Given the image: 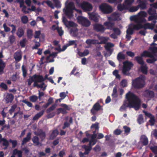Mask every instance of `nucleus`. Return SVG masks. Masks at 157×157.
Listing matches in <instances>:
<instances>
[{
	"mask_svg": "<svg viewBox=\"0 0 157 157\" xmlns=\"http://www.w3.org/2000/svg\"><path fill=\"white\" fill-rule=\"evenodd\" d=\"M146 21V19L144 17H137L136 21V23L137 24H133V28L137 30H138L143 28L145 30L147 29H153L155 26L154 24L147 23L143 25L142 24V23L145 22Z\"/></svg>",
	"mask_w": 157,
	"mask_h": 157,
	"instance_id": "obj_2",
	"label": "nucleus"
},
{
	"mask_svg": "<svg viewBox=\"0 0 157 157\" xmlns=\"http://www.w3.org/2000/svg\"><path fill=\"white\" fill-rule=\"evenodd\" d=\"M56 105L55 104L52 105L51 106L48 108L46 110V113H48L53 111L56 108Z\"/></svg>",
	"mask_w": 157,
	"mask_h": 157,
	"instance_id": "obj_37",
	"label": "nucleus"
},
{
	"mask_svg": "<svg viewBox=\"0 0 157 157\" xmlns=\"http://www.w3.org/2000/svg\"><path fill=\"white\" fill-rule=\"evenodd\" d=\"M5 67V63L2 59L0 60V72H3L4 68Z\"/></svg>",
	"mask_w": 157,
	"mask_h": 157,
	"instance_id": "obj_42",
	"label": "nucleus"
},
{
	"mask_svg": "<svg viewBox=\"0 0 157 157\" xmlns=\"http://www.w3.org/2000/svg\"><path fill=\"white\" fill-rule=\"evenodd\" d=\"M121 132L122 131L119 129H117L113 132L114 134L116 135H119L121 134Z\"/></svg>",
	"mask_w": 157,
	"mask_h": 157,
	"instance_id": "obj_64",
	"label": "nucleus"
},
{
	"mask_svg": "<svg viewBox=\"0 0 157 157\" xmlns=\"http://www.w3.org/2000/svg\"><path fill=\"white\" fill-rule=\"evenodd\" d=\"M21 68L23 76L24 77H25L27 75V70L23 65L22 66Z\"/></svg>",
	"mask_w": 157,
	"mask_h": 157,
	"instance_id": "obj_56",
	"label": "nucleus"
},
{
	"mask_svg": "<svg viewBox=\"0 0 157 157\" xmlns=\"http://www.w3.org/2000/svg\"><path fill=\"white\" fill-rule=\"evenodd\" d=\"M125 59V56L124 54L121 52H119L117 56V59L118 61H120L121 60H124Z\"/></svg>",
	"mask_w": 157,
	"mask_h": 157,
	"instance_id": "obj_26",
	"label": "nucleus"
},
{
	"mask_svg": "<svg viewBox=\"0 0 157 157\" xmlns=\"http://www.w3.org/2000/svg\"><path fill=\"white\" fill-rule=\"evenodd\" d=\"M148 13L150 15H155L156 13V10L154 8H150L148 10Z\"/></svg>",
	"mask_w": 157,
	"mask_h": 157,
	"instance_id": "obj_43",
	"label": "nucleus"
},
{
	"mask_svg": "<svg viewBox=\"0 0 157 157\" xmlns=\"http://www.w3.org/2000/svg\"><path fill=\"white\" fill-rule=\"evenodd\" d=\"M24 30L23 29L20 27L18 28L16 34L19 38H21L24 35Z\"/></svg>",
	"mask_w": 157,
	"mask_h": 157,
	"instance_id": "obj_22",
	"label": "nucleus"
},
{
	"mask_svg": "<svg viewBox=\"0 0 157 157\" xmlns=\"http://www.w3.org/2000/svg\"><path fill=\"white\" fill-rule=\"evenodd\" d=\"M75 10V7L74 3L70 2L66 6L65 9H63V11L65 15L70 19L73 16V10Z\"/></svg>",
	"mask_w": 157,
	"mask_h": 157,
	"instance_id": "obj_3",
	"label": "nucleus"
},
{
	"mask_svg": "<svg viewBox=\"0 0 157 157\" xmlns=\"http://www.w3.org/2000/svg\"><path fill=\"white\" fill-rule=\"evenodd\" d=\"M137 2L139 3L138 6L139 8H140L141 10H144L146 8V3L144 1H142L141 0H137Z\"/></svg>",
	"mask_w": 157,
	"mask_h": 157,
	"instance_id": "obj_23",
	"label": "nucleus"
},
{
	"mask_svg": "<svg viewBox=\"0 0 157 157\" xmlns=\"http://www.w3.org/2000/svg\"><path fill=\"white\" fill-rule=\"evenodd\" d=\"M150 58L146 59L147 62L149 63H153L155 61L157 60V59L154 57L152 55L151 57H150Z\"/></svg>",
	"mask_w": 157,
	"mask_h": 157,
	"instance_id": "obj_31",
	"label": "nucleus"
},
{
	"mask_svg": "<svg viewBox=\"0 0 157 157\" xmlns=\"http://www.w3.org/2000/svg\"><path fill=\"white\" fill-rule=\"evenodd\" d=\"M76 40H70L68 41V43L67 44V46H69L72 45H75V46H77V44L76 43Z\"/></svg>",
	"mask_w": 157,
	"mask_h": 157,
	"instance_id": "obj_58",
	"label": "nucleus"
},
{
	"mask_svg": "<svg viewBox=\"0 0 157 157\" xmlns=\"http://www.w3.org/2000/svg\"><path fill=\"white\" fill-rule=\"evenodd\" d=\"M123 64L122 73L124 75L129 76L130 75L129 71L133 67L134 64L132 62L128 60L124 62Z\"/></svg>",
	"mask_w": 157,
	"mask_h": 157,
	"instance_id": "obj_5",
	"label": "nucleus"
},
{
	"mask_svg": "<svg viewBox=\"0 0 157 157\" xmlns=\"http://www.w3.org/2000/svg\"><path fill=\"white\" fill-rule=\"evenodd\" d=\"M21 101L22 102L26 104L29 107H32L33 106L32 104L30 102L28 101L26 99L23 100Z\"/></svg>",
	"mask_w": 157,
	"mask_h": 157,
	"instance_id": "obj_53",
	"label": "nucleus"
},
{
	"mask_svg": "<svg viewBox=\"0 0 157 157\" xmlns=\"http://www.w3.org/2000/svg\"><path fill=\"white\" fill-rule=\"evenodd\" d=\"M43 2H45L48 6L50 7L52 9H54V7L52 2L50 0H47V1H43Z\"/></svg>",
	"mask_w": 157,
	"mask_h": 157,
	"instance_id": "obj_51",
	"label": "nucleus"
},
{
	"mask_svg": "<svg viewBox=\"0 0 157 157\" xmlns=\"http://www.w3.org/2000/svg\"><path fill=\"white\" fill-rule=\"evenodd\" d=\"M89 53V51L87 49L85 50L83 52H78V55L81 57H83L87 56Z\"/></svg>",
	"mask_w": 157,
	"mask_h": 157,
	"instance_id": "obj_32",
	"label": "nucleus"
},
{
	"mask_svg": "<svg viewBox=\"0 0 157 157\" xmlns=\"http://www.w3.org/2000/svg\"><path fill=\"white\" fill-rule=\"evenodd\" d=\"M104 25L107 27V29L110 30H113L115 26V24L109 21H106L104 23Z\"/></svg>",
	"mask_w": 157,
	"mask_h": 157,
	"instance_id": "obj_19",
	"label": "nucleus"
},
{
	"mask_svg": "<svg viewBox=\"0 0 157 157\" xmlns=\"http://www.w3.org/2000/svg\"><path fill=\"white\" fill-rule=\"evenodd\" d=\"M143 95L144 97L150 100L154 97L155 93L152 90H147L144 91Z\"/></svg>",
	"mask_w": 157,
	"mask_h": 157,
	"instance_id": "obj_11",
	"label": "nucleus"
},
{
	"mask_svg": "<svg viewBox=\"0 0 157 157\" xmlns=\"http://www.w3.org/2000/svg\"><path fill=\"white\" fill-rule=\"evenodd\" d=\"M31 133L30 132H28L26 136V137L24 138L22 142L21 145H24L26 143L29 142L31 139Z\"/></svg>",
	"mask_w": 157,
	"mask_h": 157,
	"instance_id": "obj_20",
	"label": "nucleus"
},
{
	"mask_svg": "<svg viewBox=\"0 0 157 157\" xmlns=\"http://www.w3.org/2000/svg\"><path fill=\"white\" fill-rule=\"evenodd\" d=\"M26 41V38H24L21 40L20 41L19 44L21 48H24L25 47Z\"/></svg>",
	"mask_w": 157,
	"mask_h": 157,
	"instance_id": "obj_55",
	"label": "nucleus"
},
{
	"mask_svg": "<svg viewBox=\"0 0 157 157\" xmlns=\"http://www.w3.org/2000/svg\"><path fill=\"white\" fill-rule=\"evenodd\" d=\"M13 58L17 62H19L22 59V54L21 51H17L13 55Z\"/></svg>",
	"mask_w": 157,
	"mask_h": 157,
	"instance_id": "obj_15",
	"label": "nucleus"
},
{
	"mask_svg": "<svg viewBox=\"0 0 157 157\" xmlns=\"http://www.w3.org/2000/svg\"><path fill=\"white\" fill-rule=\"evenodd\" d=\"M67 95L66 94L65 92H62L60 93L59 96L61 98L57 99L56 101V103H57L58 102V100H59L60 102H61V100L63 99Z\"/></svg>",
	"mask_w": 157,
	"mask_h": 157,
	"instance_id": "obj_38",
	"label": "nucleus"
},
{
	"mask_svg": "<svg viewBox=\"0 0 157 157\" xmlns=\"http://www.w3.org/2000/svg\"><path fill=\"white\" fill-rule=\"evenodd\" d=\"M40 34L41 32L40 31H36L35 32L34 38L36 39L39 38Z\"/></svg>",
	"mask_w": 157,
	"mask_h": 157,
	"instance_id": "obj_60",
	"label": "nucleus"
},
{
	"mask_svg": "<svg viewBox=\"0 0 157 157\" xmlns=\"http://www.w3.org/2000/svg\"><path fill=\"white\" fill-rule=\"evenodd\" d=\"M59 134V132L57 129L53 130L49 136V139L50 140H53Z\"/></svg>",
	"mask_w": 157,
	"mask_h": 157,
	"instance_id": "obj_17",
	"label": "nucleus"
},
{
	"mask_svg": "<svg viewBox=\"0 0 157 157\" xmlns=\"http://www.w3.org/2000/svg\"><path fill=\"white\" fill-rule=\"evenodd\" d=\"M32 141L35 145H38L40 143L39 138L37 136H34L32 139Z\"/></svg>",
	"mask_w": 157,
	"mask_h": 157,
	"instance_id": "obj_30",
	"label": "nucleus"
},
{
	"mask_svg": "<svg viewBox=\"0 0 157 157\" xmlns=\"http://www.w3.org/2000/svg\"><path fill=\"white\" fill-rule=\"evenodd\" d=\"M101 107L98 101L94 104L90 110V112L92 114L95 115L97 112L101 109Z\"/></svg>",
	"mask_w": 157,
	"mask_h": 157,
	"instance_id": "obj_12",
	"label": "nucleus"
},
{
	"mask_svg": "<svg viewBox=\"0 0 157 157\" xmlns=\"http://www.w3.org/2000/svg\"><path fill=\"white\" fill-rule=\"evenodd\" d=\"M3 26L4 29V31L6 32H9L10 29V28L7 26L6 23H5L3 24Z\"/></svg>",
	"mask_w": 157,
	"mask_h": 157,
	"instance_id": "obj_63",
	"label": "nucleus"
},
{
	"mask_svg": "<svg viewBox=\"0 0 157 157\" xmlns=\"http://www.w3.org/2000/svg\"><path fill=\"white\" fill-rule=\"evenodd\" d=\"M0 87L2 88L4 90H7L8 89L7 85L3 82H2L0 84Z\"/></svg>",
	"mask_w": 157,
	"mask_h": 157,
	"instance_id": "obj_54",
	"label": "nucleus"
},
{
	"mask_svg": "<svg viewBox=\"0 0 157 157\" xmlns=\"http://www.w3.org/2000/svg\"><path fill=\"white\" fill-rule=\"evenodd\" d=\"M145 84V82L144 79L140 77L132 80V86L136 89L142 88L144 87Z\"/></svg>",
	"mask_w": 157,
	"mask_h": 157,
	"instance_id": "obj_4",
	"label": "nucleus"
},
{
	"mask_svg": "<svg viewBox=\"0 0 157 157\" xmlns=\"http://www.w3.org/2000/svg\"><path fill=\"white\" fill-rule=\"evenodd\" d=\"M111 96L113 98H117L118 97V95L117 93V89L116 86H115L114 87Z\"/></svg>",
	"mask_w": 157,
	"mask_h": 157,
	"instance_id": "obj_33",
	"label": "nucleus"
},
{
	"mask_svg": "<svg viewBox=\"0 0 157 157\" xmlns=\"http://www.w3.org/2000/svg\"><path fill=\"white\" fill-rule=\"evenodd\" d=\"M62 21L67 27H74L75 26V23L74 22L71 21H68L66 17L64 16H63Z\"/></svg>",
	"mask_w": 157,
	"mask_h": 157,
	"instance_id": "obj_13",
	"label": "nucleus"
},
{
	"mask_svg": "<svg viewBox=\"0 0 157 157\" xmlns=\"http://www.w3.org/2000/svg\"><path fill=\"white\" fill-rule=\"evenodd\" d=\"M29 100L33 102H36L38 99V97L35 95H33L29 97Z\"/></svg>",
	"mask_w": 157,
	"mask_h": 157,
	"instance_id": "obj_41",
	"label": "nucleus"
},
{
	"mask_svg": "<svg viewBox=\"0 0 157 157\" xmlns=\"http://www.w3.org/2000/svg\"><path fill=\"white\" fill-rule=\"evenodd\" d=\"M34 78L33 77V75L32 76H30L29 78L27 80V82H28V85L30 86L33 82L34 81Z\"/></svg>",
	"mask_w": 157,
	"mask_h": 157,
	"instance_id": "obj_40",
	"label": "nucleus"
},
{
	"mask_svg": "<svg viewBox=\"0 0 157 157\" xmlns=\"http://www.w3.org/2000/svg\"><path fill=\"white\" fill-rule=\"evenodd\" d=\"M114 46V45L111 43H108L104 47L105 49L107 51H109L111 52H113V51L110 49V48H112Z\"/></svg>",
	"mask_w": 157,
	"mask_h": 157,
	"instance_id": "obj_25",
	"label": "nucleus"
},
{
	"mask_svg": "<svg viewBox=\"0 0 157 157\" xmlns=\"http://www.w3.org/2000/svg\"><path fill=\"white\" fill-rule=\"evenodd\" d=\"M140 56L142 57H151L152 56L151 54L148 51L145 50L140 54Z\"/></svg>",
	"mask_w": 157,
	"mask_h": 157,
	"instance_id": "obj_29",
	"label": "nucleus"
},
{
	"mask_svg": "<svg viewBox=\"0 0 157 157\" xmlns=\"http://www.w3.org/2000/svg\"><path fill=\"white\" fill-rule=\"evenodd\" d=\"M135 59L139 64L143 65L144 64V62L143 60L142 57L140 56H137L135 57Z\"/></svg>",
	"mask_w": 157,
	"mask_h": 157,
	"instance_id": "obj_28",
	"label": "nucleus"
},
{
	"mask_svg": "<svg viewBox=\"0 0 157 157\" xmlns=\"http://www.w3.org/2000/svg\"><path fill=\"white\" fill-rule=\"evenodd\" d=\"M137 121L139 124H141L144 122L143 115L142 114H139L138 117Z\"/></svg>",
	"mask_w": 157,
	"mask_h": 157,
	"instance_id": "obj_36",
	"label": "nucleus"
},
{
	"mask_svg": "<svg viewBox=\"0 0 157 157\" xmlns=\"http://www.w3.org/2000/svg\"><path fill=\"white\" fill-rule=\"evenodd\" d=\"M127 101H124L120 108L121 111H126L127 108H133L136 110H138L141 106V100L138 96L133 93L129 91L126 94Z\"/></svg>",
	"mask_w": 157,
	"mask_h": 157,
	"instance_id": "obj_1",
	"label": "nucleus"
},
{
	"mask_svg": "<svg viewBox=\"0 0 157 157\" xmlns=\"http://www.w3.org/2000/svg\"><path fill=\"white\" fill-rule=\"evenodd\" d=\"M55 4V6L57 8H60L61 7V5L60 3V2L58 0L54 2Z\"/></svg>",
	"mask_w": 157,
	"mask_h": 157,
	"instance_id": "obj_62",
	"label": "nucleus"
},
{
	"mask_svg": "<svg viewBox=\"0 0 157 157\" xmlns=\"http://www.w3.org/2000/svg\"><path fill=\"white\" fill-rule=\"evenodd\" d=\"M99 123L98 122H96L95 124H93L91 125L90 128L92 129L94 128L96 130L98 131L99 128Z\"/></svg>",
	"mask_w": 157,
	"mask_h": 157,
	"instance_id": "obj_45",
	"label": "nucleus"
},
{
	"mask_svg": "<svg viewBox=\"0 0 157 157\" xmlns=\"http://www.w3.org/2000/svg\"><path fill=\"white\" fill-rule=\"evenodd\" d=\"M81 8L85 11H90L93 8L92 5L87 2H83L80 5Z\"/></svg>",
	"mask_w": 157,
	"mask_h": 157,
	"instance_id": "obj_8",
	"label": "nucleus"
},
{
	"mask_svg": "<svg viewBox=\"0 0 157 157\" xmlns=\"http://www.w3.org/2000/svg\"><path fill=\"white\" fill-rule=\"evenodd\" d=\"M83 148L85 149V151L88 152L89 153L90 151L92 149V147L90 146H87L86 145H84L82 146Z\"/></svg>",
	"mask_w": 157,
	"mask_h": 157,
	"instance_id": "obj_49",
	"label": "nucleus"
},
{
	"mask_svg": "<svg viewBox=\"0 0 157 157\" xmlns=\"http://www.w3.org/2000/svg\"><path fill=\"white\" fill-rule=\"evenodd\" d=\"M44 113V110H42L39 113H37L36 114L35 116L33 117V121H35L37 120L40 118L42 116Z\"/></svg>",
	"mask_w": 157,
	"mask_h": 157,
	"instance_id": "obj_27",
	"label": "nucleus"
},
{
	"mask_svg": "<svg viewBox=\"0 0 157 157\" xmlns=\"http://www.w3.org/2000/svg\"><path fill=\"white\" fill-rule=\"evenodd\" d=\"M117 9L120 11H121L127 9V6L126 5L119 4L117 6Z\"/></svg>",
	"mask_w": 157,
	"mask_h": 157,
	"instance_id": "obj_39",
	"label": "nucleus"
},
{
	"mask_svg": "<svg viewBox=\"0 0 157 157\" xmlns=\"http://www.w3.org/2000/svg\"><path fill=\"white\" fill-rule=\"evenodd\" d=\"M135 30L133 28V24H131V27H129L127 30V34L132 35L133 33L134 30Z\"/></svg>",
	"mask_w": 157,
	"mask_h": 157,
	"instance_id": "obj_34",
	"label": "nucleus"
},
{
	"mask_svg": "<svg viewBox=\"0 0 157 157\" xmlns=\"http://www.w3.org/2000/svg\"><path fill=\"white\" fill-rule=\"evenodd\" d=\"M139 9V6H132L129 9V11L131 12H133L137 11Z\"/></svg>",
	"mask_w": 157,
	"mask_h": 157,
	"instance_id": "obj_47",
	"label": "nucleus"
},
{
	"mask_svg": "<svg viewBox=\"0 0 157 157\" xmlns=\"http://www.w3.org/2000/svg\"><path fill=\"white\" fill-rule=\"evenodd\" d=\"M89 19L96 22L98 21V18L97 14L94 13H90L89 14Z\"/></svg>",
	"mask_w": 157,
	"mask_h": 157,
	"instance_id": "obj_18",
	"label": "nucleus"
},
{
	"mask_svg": "<svg viewBox=\"0 0 157 157\" xmlns=\"http://www.w3.org/2000/svg\"><path fill=\"white\" fill-rule=\"evenodd\" d=\"M141 72L144 74H147V68L146 66H142L140 67Z\"/></svg>",
	"mask_w": 157,
	"mask_h": 157,
	"instance_id": "obj_48",
	"label": "nucleus"
},
{
	"mask_svg": "<svg viewBox=\"0 0 157 157\" xmlns=\"http://www.w3.org/2000/svg\"><path fill=\"white\" fill-rule=\"evenodd\" d=\"M77 19L79 23L85 27H88L90 25V22L86 18L82 16H78Z\"/></svg>",
	"mask_w": 157,
	"mask_h": 157,
	"instance_id": "obj_7",
	"label": "nucleus"
},
{
	"mask_svg": "<svg viewBox=\"0 0 157 157\" xmlns=\"http://www.w3.org/2000/svg\"><path fill=\"white\" fill-rule=\"evenodd\" d=\"M150 119L149 121V122L150 123V125L151 126L154 125L155 122L154 116H152V117H150Z\"/></svg>",
	"mask_w": 157,
	"mask_h": 157,
	"instance_id": "obj_50",
	"label": "nucleus"
},
{
	"mask_svg": "<svg viewBox=\"0 0 157 157\" xmlns=\"http://www.w3.org/2000/svg\"><path fill=\"white\" fill-rule=\"evenodd\" d=\"M138 17H145L147 16V13L144 11H141L140 12L137 14Z\"/></svg>",
	"mask_w": 157,
	"mask_h": 157,
	"instance_id": "obj_46",
	"label": "nucleus"
},
{
	"mask_svg": "<svg viewBox=\"0 0 157 157\" xmlns=\"http://www.w3.org/2000/svg\"><path fill=\"white\" fill-rule=\"evenodd\" d=\"M33 77L34 80L38 83L44 82V77L42 75L35 74L33 75Z\"/></svg>",
	"mask_w": 157,
	"mask_h": 157,
	"instance_id": "obj_16",
	"label": "nucleus"
},
{
	"mask_svg": "<svg viewBox=\"0 0 157 157\" xmlns=\"http://www.w3.org/2000/svg\"><path fill=\"white\" fill-rule=\"evenodd\" d=\"M17 107V105H14L11 106L10 109L9 110V113L10 114H12L13 112L14 111L15 109Z\"/></svg>",
	"mask_w": 157,
	"mask_h": 157,
	"instance_id": "obj_57",
	"label": "nucleus"
},
{
	"mask_svg": "<svg viewBox=\"0 0 157 157\" xmlns=\"http://www.w3.org/2000/svg\"><path fill=\"white\" fill-rule=\"evenodd\" d=\"M21 20L22 23L24 24H26L28 21V19L27 16L25 15L21 17Z\"/></svg>",
	"mask_w": 157,
	"mask_h": 157,
	"instance_id": "obj_44",
	"label": "nucleus"
},
{
	"mask_svg": "<svg viewBox=\"0 0 157 157\" xmlns=\"http://www.w3.org/2000/svg\"><path fill=\"white\" fill-rule=\"evenodd\" d=\"M150 149L155 154H157V146H155L153 147H150Z\"/></svg>",
	"mask_w": 157,
	"mask_h": 157,
	"instance_id": "obj_52",
	"label": "nucleus"
},
{
	"mask_svg": "<svg viewBox=\"0 0 157 157\" xmlns=\"http://www.w3.org/2000/svg\"><path fill=\"white\" fill-rule=\"evenodd\" d=\"M2 141L3 142V146H5V147L4 148V150H6L7 149L9 145L8 141L6 138H3Z\"/></svg>",
	"mask_w": 157,
	"mask_h": 157,
	"instance_id": "obj_35",
	"label": "nucleus"
},
{
	"mask_svg": "<svg viewBox=\"0 0 157 157\" xmlns=\"http://www.w3.org/2000/svg\"><path fill=\"white\" fill-rule=\"evenodd\" d=\"M101 11L104 13L109 14L113 11L112 7L105 3L101 4L99 6Z\"/></svg>",
	"mask_w": 157,
	"mask_h": 157,
	"instance_id": "obj_6",
	"label": "nucleus"
},
{
	"mask_svg": "<svg viewBox=\"0 0 157 157\" xmlns=\"http://www.w3.org/2000/svg\"><path fill=\"white\" fill-rule=\"evenodd\" d=\"M126 54L128 56L132 58H133L135 56L134 53L131 51L126 52Z\"/></svg>",
	"mask_w": 157,
	"mask_h": 157,
	"instance_id": "obj_61",
	"label": "nucleus"
},
{
	"mask_svg": "<svg viewBox=\"0 0 157 157\" xmlns=\"http://www.w3.org/2000/svg\"><path fill=\"white\" fill-rule=\"evenodd\" d=\"M94 30L97 32L104 33L106 28L101 24L95 23L93 25Z\"/></svg>",
	"mask_w": 157,
	"mask_h": 157,
	"instance_id": "obj_10",
	"label": "nucleus"
},
{
	"mask_svg": "<svg viewBox=\"0 0 157 157\" xmlns=\"http://www.w3.org/2000/svg\"><path fill=\"white\" fill-rule=\"evenodd\" d=\"M64 119L65 121L64 122L62 127L63 129H64L66 128L69 127L70 124H72L73 123V120L72 117L69 118L68 116H66L65 117Z\"/></svg>",
	"mask_w": 157,
	"mask_h": 157,
	"instance_id": "obj_9",
	"label": "nucleus"
},
{
	"mask_svg": "<svg viewBox=\"0 0 157 157\" xmlns=\"http://www.w3.org/2000/svg\"><path fill=\"white\" fill-rule=\"evenodd\" d=\"M141 141L144 145L146 146L148 143V138L145 135L142 136L141 137Z\"/></svg>",
	"mask_w": 157,
	"mask_h": 157,
	"instance_id": "obj_24",
	"label": "nucleus"
},
{
	"mask_svg": "<svg viewBox=\"0 0 157 157\" xmlns=\"http://www.w3.org/2000/svg\"><path fill=\"white\" fill-rule=\"evenodd\" d=\"M120 85L122 87H125L127 86V82L126 80L125 79H123L122 80L120 83Z\"/></svg>",
	"mask_w": 157,
	"mask_h": 157,
	"instance_id": "obj_59",
	"label": "nucleus"
},
{
	"mask_svg": "<svg viewBox=\"0 0 157 157\" xmlns=\"http://www.w3.org/2000/svg\"><path fill=\"white\" fill-rule=\"evenodd\" d=\"M14 96L12 94L8 93L6 97V103H11L13 100Z\"/></svg>",
	"mask_w": 157,
	"mask_h": 157,
	"instance_id": "obj_21",
	"label": "nucleus"
},
{
	"mask_svg": "<svg viewBox=\"0 0 157 157\" xmlns=\"http://www.w3.org/2000/svg\"><path fill=\"white\" fill-rule=\"evenodd\" d=\"M34 133L37 136H39L42 140L44 139L46 136L45 132L41 129H38L37 132H35Z\"/></svg>",
	"mask_w": 157,
	"mask_h": 157,
	"instance_id": "obj_14",
	"label": "nucleus"
}]
</instances>
